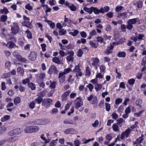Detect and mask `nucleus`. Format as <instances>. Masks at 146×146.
I'll return each instance as SVG.
<instances>
[{"label":"nucleus","mask_w":146,"mask_h":146,"mask_svg":"<svg viewBox=\"0 0 146 146\" xmlns=\"http://www.w3.org/2000/svg\"><path fill=\"white\" fill-rule=\"evenodd\" d=\"M19 27L17 23L14 22L13 25H11V33L14 34L18 33L19 31Z\"/></svg>","instance_id":"obj_1"},{"label":"nucleus","mask_w":146,"mask_h":146,"mask_svg":"<svg viewBox=\"0 0 146 146\" xmlns=\"http://www.w3.org/2000/svg\"><path fill=\"white\" fill-rule=\"evenodd\" d=\"M23 18L25 21L23 22V25L24 26L30 29L32 28H33V26L31 23H29V18L27 17L25 15H23Z\"/></svg>","instance_id":"obj_2"},{"label":"nucleus","mask_w":146,"mask_h":146,"mask_svg":"<svg viewBox=\"0 0 146 146\" xmlns=\"http://www.w3.org/2000/svg\"><path fill=\"white\" fill-rule=\"evenodd\" d=\"M69 54L66 57V59L68 62L73 61L74 58L73 56L74 54V52L73 51H69L67 50V55Z\"/></svg>","instance_id":"obj_3"},{"label":"nucleus","mask_w":146,"mask_h":146,"mask_svg":"<svg viewBox=\"0 0 146 146\" xmlns=\"http://www.w3.org/2000/svg\"><path fill=\"white\" fill-rule=\"evenodd\" d=\"M22 130L20 128H17L9 132L8 134L10 135H13L15 134H18L21 133Z\"/></svg>","instance_id":"obj_4"},{"label":"nucleus","mask_w":146,"mask_h":146,"mask_svg":"<svg viewBox=\"0 0 146 146\" xmlns=\"http://www.w3.org/2000/svg\"><path fill=\"white\" fill-rule=\"evenodd\" d=\"M58 72L57 68L54 65L51 66L50 68L48 73L50 74L52 73L56 74Z\"/></svg>","instance_id":"obj_5"},{"label":"nucleus","mask_w":146,"mask_h":146,"mask_svg":"<svg viewBox=\"0 0 146 146\" xmlns=\"http://www.w3.org/2000/svg\"><path fill=\"white\" fill-rule=\"evenodd\" d=\"M45 77V74L43 73H40L36 76V82H42L43 79Z\"/></svg>","instance_id":"obj_6"},{"label":"nucleus","mask_w":146,"mask_h":146,"mask_svg":"<svg viewBox=\"0 0 146 146\" xmlns=\"http://www.w3.org/2000/svg\"><path fill=\"white\" fill-rule=\"evenodd\" d=\"M52 102L53 100L51 99H47L44 101V105L46 108H48L52 104Z\"/></svg>","instance_id":"obj_7"},{"label":"nucleus","mask_w":146,"mask_h":146,"mask_svg":"<svg viewBox=\"0 0 146 146\" xmlns=\"http://www.w3.org/2000/svg\"><path fill=\"white\" fill-rule=\"evenodd\" d=\"M47 120L46 119H38L35 121L34 123L36 125H41L45 124Z\"/></svg>","instance_id":"obj_8"},{"label":"nucleus","mask_w":146,"mask_h":146,"mask_svg":"<svg viewBox=\"0 0 146 146\" xmlns=\"http://www.w3.org/2000/svg\"><path fill=\"white\" fill-rule=\"evenodd\" d=\"M64 133L66 134H75L76 133V130L73 128H68L64 131Z\"/></svg>","instance_id":"obj_9"},{"label":"nucleus","mask_w":146,"mask_h":146,"mask_svg":"<svg viewBox=\"0 0 146 146\" xmlns=\"http://www.w3.org/2000/svg\"><path fill=\"white\" fill-rule=\"evenodd\" d=\"M36 54L35 52H31L28 56L29 59L31 60H35L36 58Z\"/></svg>","instance_id":"obj_10"},{"label":"nucleus","mask_w":146,"mask_h":146,"mask_svg":"<svg viewBox=\"0 0 146 146\" xmlns=\"http://www.w3.org/2000/svg\"><path fill=\"white\" fill-rule=\"evenodd\" d=\"M76 100L77 101L75 105L76 108H78L80 107L83 104L81 97H78L77 98Z\"/></svg>","instance_id":"obj_11"},{"label":"nucleus","mask_w":146,"mask_h":146,"mask_svg":"<svg viewBox=\"0 0 146 146\" xmlns=\"http://www.w3.org/2000/svg\"><path fill=\"white\" fill-rule=\"evenodd\" d=\"M113 46L111 44L110 46L108 47L106 50L105 53L107 54L108 55L112 53L113 49Z\"/></svg>","instance_id":"obj_12"},{"label":"nucleus","mask_w":146,"mask_h":146,"mask_svg":"<svg viewBox=\"0 0 146 146\" xmlns=\"http://www.w3.org/2000/svg\"><path fill=\"white\" fill-rule=\"evenodd\" d=\"M92 65L94 66L98 65L99 60L98 58H93L92 59Z\"/></svg>","instance_id":"obj_13"},{"label":"nucleus","mask_w":146,"mask_h":146,"mask_svg":"<svg viewBox=\"0 0 146 146\" xmlns=\"http://www.w3.org/2000/svg\"><path fill=\"white\" fill-rule=\"evenodd\" d=\"M18 138V137L17 136H14L12 137L9 138L7 140V141H9V142H13L17 140Z\"/></svg>","instance_id":"obj_14"},{"label":"nucleus","mask_w":146,"mask_h":146,"mask_svg":"<svg viewBox=\"0 0 146 146\" xmlns=\"http://www.w3.org/2000/svg\"><path fill=\"white\" fill-rule=\"evenodd\" d=\"M24 132L25 133H32V126L26 127L24 129Z\"/></svg>","instance_id":"obj_15"},{"label":"nucleus","mask_w":146,"mask_h":146,"mask_svg":"<svg viewBox=\"0 0 146 146\" xmlns=\"http://www.w3.org/2000/svg\"><path fill=\"white\" fill-rule=\"evenodd\" d=\"M53 62L58 64H61L62 62H61L60 59L57 57H55L53 58L52 59Z\"/></svg>","instance_id":"obj_16"},{"label":"nucleus","mask_w":146,"mask_h":146,"mask_svg":"<svg viewBox=\"0 0 146 146\" xmlns=\"http://www.w3.org/2000/svg\"><path fill=\"white\" fill-rule=\"evenodd\" d=\"M110 9L109 7L108 6H106L103 8H100V11L101 13H104L105 12H108Z\"/></svg>","instance_id":"obj_17"},{"label":"nucleus","mask_w":146,"mask_h":146,"mask_svg":"<svg viewBox=\"0 0 146 146\" xmlns=\"http://www.w3.org/2000/svg\"><path fill=\"white\" fill-rule=\"evenodd\" d=\"M143 136H141L140 137H139L138 138H137L136 140V141L134 142L133 144L134 145L136 144H139V143H140L142 141L143 139Z\"/></svg>","instance_id":"obj_18"},{"label":"nucleus","mask_w":146,"mask_h":146,"mask_svg":"<svg viewBox=\"0 0 146 146\" xmlns=\"http://www.w3.org/2000/svg\"><path fill=\"white\" fill-rule=\"evenodd\" d=\"M94 12V13L96 14H99L100 13H101L100 9H99L97 7H92V12Z\"/></svg>","instance_id":"obj_19"},{"label":"nucleus","mask_w":146,"mask_h":146,"mask_svg":"<svg viewBox=\"0 0 146 146\" xmlns=\"http://www.w3.org/2000/svg\"><path fill=\"white\" fill-rule=\"evenodd\" d=\"M137 21V18H134L129 19L127 21V23H129L133 25L136 24Z\"/></svg>","instance_id":"obj_20"},{"label":"nucleus","mask_w":146,"mask_h":146,"mask_svg":"<svg viewBox=\"0 0 146 146\" xmlns=\"http://www.w3.org/2000/svg\"><path fill=\"white\" fill-rule=\"evenodd\" d=\"M43 101V98L40 97H38L37 98L35 99L34 101L35 103L39 104Z\"/></svg>","instance_id":"obj_21"},{"label":"nucleus","mask_w":146,"mask_h":146,"mask_svg":"<svg viewBox=\"0 0 146 146\" xmlns=\"http://www.w3.org/2000/svg\"><path fill=\"white\" fill-rule=\"evenodd\" d=\"M117 124L116 123H114L112 126L113 131H119V127Z\"/></svg>","instance_id":"obj_22"},{"label":"nucleus","mask_w":146,"mask_h":146,"mask_svg":"<svg viewBox=\"0 0 146 146\" xmlns=\"http://www.w3.org/2000/svg\"><path fill=\"white\" fill-rule=\"evenodd\" d=\"M92 7H91L90 8L84 7L83 9L85 11L88 13L90 14H91L92 13Z\"/></svg>","instance_id":"obj_23"},{"label":"nucleus","mask_w":146,"mask_h":146,"mask_svg":"<svg viewBox=\"0 0 146 146\" xmlns=\"http://www.w3.org/2000/svg\"><path fill=\"white\" fill-rule=\"evenodd\" d=\"M32 133H35L38 131L39 129V127L37 126H32Z\"/></svg>","instance_id":"obj_24"},{"label":"nucleus","mask_w":146,"mask_h":146,"mask_svg":"<svg viewBox=\"0 0 146 146\" xmlns=\"http://www.w3.org/2000/svg\"><path fill=\"white\" fill-rule=\"evenodd\" d=\"M25 33L27 34V37L29 39H31L32 37V34L29 29H27Z\"/></svg>","instance_id":"obj_25"},{"label":"nucleus","mask_w":146,"mask_h":146,"mask_svg":"<svg viewBox=\"0 0 146 146\" xmlns=\"http://www.w3.org/2000/svg\"><path fill=\"white\" fill-rule=\"evenodd\" d=\"M0 12L2 14L6 15L9 12L8 10L5 7H4L3 9L0 10Z\"/></svg>","instance_id":"obj_26"},{"label":"nucleus","mask_w":146,"mask_h":146,"mask_svg":"<svg viewBox=\"0 0 146 146\" xmlns=\"http://www.w3.org/2000/svg\"><path fill=\"white\" fill-rule=\"evenodd\" d=\"M17 70L18 74H20L22 76H23L24 72L23 69L21 67H18Z\"/></svg>","instance_id":"obj_27"},{"label":"nucleus","mask_w":146,"mask_h":146,"mask_svg":"<svg viewBox=\"0 0 146 146\" xmlns=\"http://www.w3.org/2000/svg\"><path fill=\"white\" fill-rule=\"evenodd\" d=\"M13 55L15 58L16 60L19 61L22 58V56L20 55L17 54L15 52H14Z\"/></svg>","instance_id":"obj_28"},{"label":"nucleus","mask_w":146,"mask_h":146,"mask_svg":"<svg viewBox=\"0 0 146 146\" xmlns=\"http://www.w3.org/2000/svg\"><path fill=\"white\" fill-rule=\"evenodd\" d=\"M32 78V76H31L28 78L24 79L22 80V83L24 84L28 83L30 82V80Z\"/></svg>","instance_id":"obj_29"},{"label":"nucleus","mask_w":146,"mask_h":146,"mask_svg":"<svg viewBox=\"0 0 146 146\" xmlns=\"http://www.w3.org/2000/svg\"><path fill=\"white\" fill-rule=\"evenodd\" d=\"M10 118V116L9 115H5L2 117L1 121L2 122H4L9 120Z\"/></svg>","instance_id":"obj_30"},{"label":"nucleus","mask_w":146,"mask_h":146,"mask_svg":"<svg viewBox=\"0 0 146 146\" xmlns=\"http://www.w3.org/2000/svg\"><path fill=\"white\" fill-rule=\"evenodd\" d=\"M6 46L10 48H13L15 46V44L13 43L9 42L7 44Z\"/></svg>","instance_id":"obj_31"},{"label":"nucleus","mask_w":146,"mask_h":146,"mask_svg":"<svg viewBox=\"0 0 146 146\" xmlns=\"http://www.w3.org/2000/svg\"><path fill=\"white\" fill-rule=\"evenodd\" d=\"M28 86L31 88L32 90H34L36 88L35 84L32 82L29 83L28 84Z\"/></svg>","instance_id":"obj_32"},{"label":"nucleus","mask_w":146,"mask_h":146,"mask_svg":"<svg viewBox=\"0 0 146 146\" xmlns=\"http://www.w3.org/2000/svg\"><path fill=\"white\" fill-rule=\"evenodd\" d=\"M126 56V53L124 52H119L117 54V56L119 57H125Z\"/></svg>","instance_id":"obj_33"},{"label":"nucleus","mask_w":146,"mask_h":146,"mask_svg":"<svg viewBox=\"0 0 146 146\" xmlns=\"http://www.w3.org/2000/svg\"><path fill=\"white\" fill-rule=\"evenodd\" d=\"M81 69L80 68L79 65L78 64L75 66L74 69L73 70V72H80L81 71Z\"/></svg>","instance_id":"obj_34"},{"label":"nucleus","mask_w":146,"mask_h":146,"mask_svg":"<svg viewBox=\"0 0 146 146\" xmlns=\"http://www.w3.org/2000/svg\"><path fill=\"white\" fill-rule=\"evenodd\" d=\"M117 124L118 125H122L123 123H125V121L122 118H119L117 120Z\"/></svg>","instance_id":"obj_35"},{"label":"nucleus","mask_w":146,"mask_h":146,"mask_svg":"<svg viewBox=\"0 0 146 146\" xmlns=\"http://www.w3.org/2000/svg\"><path fill=\"white\" fill-rule=\"evenodd\" d=\"M7 19V15H3L1 17L0 21L2 22H5Z\"/></svg>","instance_id":"obj_36"},{"label":"nucleus","mask_w":146,"mask_h":146,"mask_svg":"<svg viewBox=\"0 0 146 146\" xmlns=\"http://www.w3.org/2000/svg\"><path fill=\"white\" fill-rule=\"evenodd\" d=\"M95 88L97 91H100L102 87V86L101 84H96V85L95 86Z\"/></svg>","instance_id":"obj_37"},{"label":"nucleus","mask_w":146,"mask_h":146,"mask_svg":"<svg viewBox=\"0 0 146 146\" xmlns=\"http://www.w3.org/2000/svg\"><path fill=\"white\" fill-rule=\"evenodd\" d=\"M50 85L49 87L51 88H55L56 84V82L55 81L52 82L51 81H50Z\"/></svg>","instance_id":"obj_38"},{"label":"nucleus","mask_w":146,"mask_h":146,"mask_svg":"<svg viewBox=\"0 0 146 146\" xmlns=\"http://www.w3.org/2000/svg\"><path fill=\"white\" fill-rule=\"evenodd\" d=\"M21 102V99L19 97H16L14 100V103L15 105Z\"/></svg>","instance_id":"obj_39"},{"label":"nucleus","mask_w":146,"mask_h":146,"mask_svg":"<svg viewBox=\"0 0 146 146\" xmlns=\"http://www.w3.org/2000/svg\"><path fill=\"white\" fill-rule=\"evenodd\" d=\"M78 33V31L77 30H75L74 31V32H70L69 34L72 35L73 36H74L77 35Z\"/></svg>","instance_id":"obj_40"},{"label":"nucleus","mask_w":146,"mask_h":146,"mask_svg":"<svg viewBox=\"0 0 146 146\" xmlns=\"http://www.w3.org/2000/svg\"><path fill=\"white\" fill-rule=\"evenodd\" d=\"M137 7L138 8H141L142 7L143 5L142 1H139L137 2Z\"/></svg>","instance_id":"obj_41"},{"label":"nucleus","mask_w":146,"mask_h":146,"mask_svg":"<svg viewBox=\"0 0 146 146\" xmlns=\"http://www.w3.org/2000/svg\"><path fill=\"white\" fill-rule=\"evenodd\" d=\"M66 33V30H64V29H60L59 31V34L61 35H65Z\"/></svg>","instance_id":"obj_42"},{"label":"nucleus","mask_w":146,"mask_h":146,"mask_svg":"<svg viewBox=\"0 0 146 146\" xmlns=\"http://www.w3.org/2000/svg\"><path fill=\"white\" fill-rule=\"evenodd\" d=\"M69 8L72 11H75L77 9V8L74 4H72L71 6H70Z\"/></svg>","instance_id":"obj_43"},{"label":"nucleus","mask_w":146,"mask_h":146,"mask_svg":"<svg viewBox=\"0 0 146 146\" xmlns=\"http://www.w3.org/2000/svg\"><path fill=\"white\" fill-rule=\"evenodd\" d=\"M144 111V110H142L140 111L138 113H135L134 114V116L135 117H138L140 116L141 114Z\"/></svg>","instance_id":"obj_44"},{"label":"nucleus","mask_w":146,"mask_h":146,"mask_svg":"<svg viewBox=\"0 0 146 146\" xmlns=\"http://www.w3.org/2000/svg\"><path fill=\"white\" fill-rule=\"evenodd\" d=\"M25 8L29 11H31L33 9V7L31 5L30 3L27 4L25 6Z\"/></svg>","instance_id":"obj_45"},{"label":"nucleus","mask_w":146,"mask_h":146,"mask_svg":"<svg viewBox=\"0 0 146 146\" xmlns=\"http://www.w3.org/2000/svg\"><path fill=\"white\" fill-rule=\"evenodd\" d=\"M66 52H65L64 51L60 50L59 52V54L62 57H63L67 55V50H66Z\"/></svg>","instance_id":"obj_46"},{"label":"nucleus","mask_w":146,"mask_h":146,"mask_svg":"<svg viewBox=\"0 0 146 146\" xmlns=\"http://www.w3.org/2000/svg\"><path fill=\"white\" fill-rule=\"evenodd\" d=\"M97 99L95 97H94L92 99L91 101V102H90V103L92 104H95L97 103Z\"/></svg>","instance_id":"obj_47"},{"label":"nucleus","mask_w":146,"mask_h":146,"mask_svg":"<svg viewBox=\"0 0 146 146\" xmlns=\"http://www.w3.org/2000/svg\"><path fill=\"white\" fill-rule=\"evenodd\" d=\"M90 44L91 45V46L93 48H96L98 46L94 42L92 41H90Z\"/></svg>","instance_id":"obj_48"},{"label":"nucleus","mask_w":146,"mask_h":146,"mask_svg":"<svg viewBox=\"0 0 146 146\" xmlns=\"http://www.w3.org/2000/svg\"><path fill=\"white\" fill-rule=\"evenodd\" d=\"M6 128L5 126H3L0 127V134L4 133L6 130Z\"/></svg>","instance_id":"obj_49"},{"label":"nucleus","mask_w":146,"mask_h":146,"mask_svg":"<svg viewBox=\"0 0 146 146\" xmlns=\"http://www.w3.org/2000/svg\"><path fill=\"white\" fill-rule=\"evenodd\" d=\"M72 104V102H68V103L65 106V110H68L69 109L70 106Z\"/></svg>","instance_id":"obj_50"},{"label":"nucleus","mask_w":146,"mask_h":146,"mask_svg":"<svg viewBox=\"0 0 146 146\" xmlns=\"http://www.w3.org/2000/svg\"><path fill=\"white\" fill-rule=\"evenodd\" d=\"M106 110L107 111H109L110 109V104L109 103H105Z\"/></svg>","instance_id":"obj_51"},{"label":"nucleus","mask_w":146,"mask_h":146,"mask_svg":"<svg viewBox=\"0 0 146 146\" xmlns=\"http://www.w3.org/2000/svg\"><path fill=\"white\" fill-rule=\"evenodd\" d=\"M87 87L89 89V90L91 92L92 91L94 88V86L92 84H89L87 86Z\"/></svg>","instance_id":"obj_52"},{"label":"nucleus","mask_w":146,"mask_h":146,"mask_svg":"<svg viewBox=\"0 0 146 146\" xmlns=\"http://www.w3.org/2000/svg\"><path fill=\"white\" fill-rule=\"evenodd\" d=\"M130 132L131 130L129 128L127 129L124 132L125 133L126 137H128L130 133Z\"/></svg>","instance_id":"obj_53"},{"label":"nucleus","mask_w":146,"mask_h":146,"mask_svg":"<svg viewBox=\"0 0 146 146\" xmlns=\"http://www.w3.org/2000/svg\"><path fill=\"white\" fill-rule=\"evenodd\" d=\"M97 41L100 42L102 43L104 42L103 38L100 36H98L96 38Z\"/></svg>","instance_id":"obj_54"},{"label":"nucleus","mask_w":146,"mask_h":146,"mask_svg":"<svg viewBox=\"0 0 146 146\" xmlns=\"http://www.w3.org/2000/svg\"><path fill=\"white\" fill-rule=\"evenodd\" d=\"M70 92V90H68L62 94V97H65L66 98V97L68 96L69 95Z\"/></svg>","instance_id":"obj_55"},{"label":"nucleus","mask_w":146,"mask_h":146,"mask_svg":"<svg viewBox=\"0 0 146 146\" xmlns=\"http://www.w3.org/2000/svg\"><path fill=\"white\" fill-rule=\"evenodd\" d=\"M135 82V80L133 78H131L129 79L128 80V83L131 85H133Z\"/></svg>","instance_id":"obj_56"},{"label":"nucleus","mask_w":146,"mask_h":146,"mask_svg":"<svg viewBox=\"0 0 146 146\" xmlns=\"http://www.w3.org/2000/svg\"><path fill=\"white\" fill-rule=\"evenodd\" d=\"M83 54V52L81 49H79L78 51L77 56L81 57Z\"/></svg>","instance_id":"obj_57"},{"label":"nucleus","mask_w":146,"mask_h":146,"mask_svg":"<svg viewBox=\"0 0 146 146\" xmlns=\"http://www.w3.org/2000/svg\"><path fill=\"white\" fill-rule=\"evenodd\" d=\"M99 124V121L98 120H96L94 123L92 124V125L93 127H96L98 126Z\"/></svg>","instance_id":"obj_58"},{"label":"nucleus","mask_w":146,"mask_h":146,"mask_svg":"<svg viewBox=\"0 0 146 146\" xmlns=\"http://www.w3.org/2000/svg\"><path fill=\"white\" fill-rule=\"evenodd\" d=\"M35 103L34 101L31 103L29 105V107L31 109L34 108L35 107Z\"/></svg>","instance_id":"obj_59"},{"label":"nucleus","mask_w":146,"mask_h":146,"mask_svg":"<svg viewBox=\"0 0 146 146\" xmlns=\"http://www.w3.org/2000/svg\"><path fill=\"white\" fill-rule=\"evenodd\" d=\"M127 24H128L126 26V28L129 30H131L133 27V25L129 23H127Z\"/></svg>","instance_id":"obj_60"},{"label":"nucleus","mask_w":146,"mask_h":146,"mask_svg":"<svg viewBox=\"0 0 146 146\" xmlns=\"http://www.w3.org/2000/svg\"><path fill=\"white\" fill-rule=\"evenodd\" d=\"M122 99L120 98H118L115 100V103L116 104H119L122 102Z\"/></svg>","instance_id":"obj_61"},{"label":"nucleus","mask_w":146,"mask_h":146,"mask_svg":"<svg viewBox=\"0 0 146 146\" xmlns=\"http://www.w3.org/2000/svg\"><path fill=\"white\" fill-rule=\"evenodd\" d=\"M136 104L137 106H140L142 103V100L139 99L136 101Z\"/></svg>","instance_id":"obj_62"},{"label":"nucleus","mask_w":146,"mask_h":146,"mask_svg":"<svg viewBox=\"0 0 146 146\" xmlns=\"http://www.w3.org/2000/svg\"><path fill=\"white\" fill-rule=\"evenodd\" d=\"M80 143V142L79 140L77 139L74 141L75 146H79Z\"/></svg>","instance_id":"obj_63"},{"label":"nucleus","mask_w":146,"mask_h":146,"mask_svg":"<svg viewBox=\"0 0 146 146\" xmlns=\"http://www.w3.org/2000/svg\"><path fill=\"white\" fill-rule=\"evenodd\" d=\"M112 118L114 119H116L118 117V115L116 113H113L112 114Z\"/></svg>","instance_id":"obj_64"}]
</instances>
